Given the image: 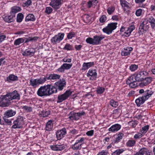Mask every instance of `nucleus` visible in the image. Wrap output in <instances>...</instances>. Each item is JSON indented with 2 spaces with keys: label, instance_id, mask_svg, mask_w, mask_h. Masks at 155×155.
<instances>
[{
  "label": "nucleus",
  "instance_id": "f257e3e1",
  "mask_svg": "<svg viewBox=\"0 0 155 155\" xmlns=\"http://www.w3.org/2000/svg\"><path fill=\"white\" fill-rule=\"evenodd\" d=\"M56 93L57 90L54 87H51V84H48L41 87L38 89L37 94L38 96L42 97L49 96Z\"/></svg>",
  "mask_w": 155,
  "mask_h": 155
},
{
  "label": "nucleus",
  "instance_id": "f03ea898",
  "mask_svg": "<svg viewBox=\"0 0 155 155\" xmlns=\"http://www.w3.org/2000/svg\"><path fill=\"white\" fill-rule=\"evenodd\" d=\"M46 75L43 77H41L36 79H31L30 80V84L34 87H36L39 85L44 83L47 80Z\"/></svg>",
  "mask_w": 155,
  "mask_h": 155
},
{
  "label": "nucleus",
  "instance_id": "7ed1b4c3",
  "mask_svg": "<svg viewBox=\"0 0 155 155\" xmlns=\"http://www.w3.org/2000/svg\"><path fill=\"white\" fill-rule=\"evenodd\" d=\"M24 119L23 117L21 116H18L16 119L13 122V125L12 128L14 129H20L22 127V125L24 124Z\"/></svg>",
  "mask_w": 155,
  "mask_h": 155
},
{
  "label": "nucleus",
  "instance_id": "20e7f679",
  "mask_svg": "<svg viewBox=\"0 0 155 155\" xmlns=\"http://www.w3.org/2000/svg\"><path fill=\"white\" fill-rule=\"evenodd\" d=\"M117 24V22L109 24L107 27L103 29L102 31L104 32L108 35L110 34L116 28Z\"/></svg>",
  "mask_w": 155,
  "mask_h": 155
},
{
  "label": "nucleus",
  "instance_id": "39448f33",
  "mask_svg": "<svg viewBox=\"0 0 155 155\" xmlns=\"http://www.w3.org/2000/svg\"><path fill=\"white\" fill-rule=\"evenodd\" d=\"M139 94L142 95L141 97L146 100L151 97L153 93V92L151 89L147 90L144 91L143 89H141L139 91Z\"/></svg>",
  "mask_w": 155,
  "mask_h": 155
},
{
  "label": "nucleus",
  "instance_id": "423d86ee",
  "mask_svg": "<svg viewBox=\"0 0 155 155\" xmlns=\"http://www.w3.org/2000/svg\"><path fill=\"white\" fill-rule=\"evenodd\" d=\"M72 93V92L71 91L68 90L66 91L64 94L59 95L58 97L57 103H60L66 100Z\"/></svg>",
  "mask_w": 155,
  "mask_h": 155
},
{
  "label": "nucleus",
  "instance_id": "0eeeda50",
  "mask_svg": "<svg viewBox=\"0 0 155 155\" xmlns=\"http://www.w3.org/2000/svg\"><path fill=\"white\" fill-rule=\"evenodd\" d=\"M64 34V33H58L52 37L51 40V42L54 45L59 43L63 39Z\"/></svg>",
  "mask_w": 155,
  "mask_h": 155
},
{
  "label": "nucleus",
  "instance_id": "6e6552de",
  "mask_svg": "<svg viewBox=\"0 0 155 155\" xmlns=\"http://www.w3.org/2000/svg\"><path fill=\"white\" fill-rule=\"evenodd\" d=\"M104 36H99L95 35L94 36V38H88V43L93 45H97L99 44L100 41L104 38Z\"/></svg>",
  "mask_w": 155,
  "mask_h": 155
},
{
  "label": "nucleus",
  "instance_id": "1a4fd4ad",
  "mask_svg": "<svg viewBox=\"0 0 155 155\" xmlns=\"http://www.w3.org/2000/svg\"><path fill=\"white\" fill-rule=\"evenodd\" d=\"M10 101V98L7 94L5 95L2 96L0 97V106L2 107L8 106Z\"/></svg>",
  "mask_w": 155,
  "mask_h": 155
},
{
  "label": "nucleus",
  "instance_id": "9d476101",
  "mask_svg": "<svg viewBox=\"0 0 155 155\" xmlns=\"http://www.w3.org/2000/svg\"><path fill=\"white\" fill-rule=\"evenodd\" d=\"M63 2L62 0H51L50 5L54 9L57 10L60 8Z\"/></svg>",
  "mask_w": 155,
  "mask_h": 155
},
{
  "label": "nucleus",
  "instance_id": "9b49d317",
  "mask_svg": "<svg viewBox=\"0 0 155 155\" xmlns=\"http://www.w3.org/2000/svg\"><path fill=\"white\" fill-rule=\"evenodd\" d=\"M135 80L139 82L143 81L144 77L148 74V73L145 71H140L134 74Z\"/></svg>",
  "mask_w": 155,
  "mask_h": 155
},
{
  "label": "nucleus",
  "instance_id": "f8f14e48",
  "mask_svg": "<svg viewBox=\"0 0 155 155\" xmlns=\"http://www.w3.org/2000/svg\"><path fill=\"white\" fill-rule=\"evenodd\" d=\"M66 85V82L65 81H61V80L56 82L54 84V86L51 87H54L56 89L57 92V89L60 90H62Z\"/></svg>",
  "mask_w": 155,
  "mask_h": 155
},
{
  "label": "nucleus",
  "instance_id": "ddd939ff",
  "mask_svg": "<svg viewBox=\"0 0 155 155\" xmlns=\"http://www.w3.org/2000/svg\"><path fill=\"white\" fill-rule=\"evenodd\" d=\"M147 24L148 23L147 21H145L140 24L138 31L140 34H143V33H145V31L148 30L149 26L148 25H147Z\"/></svg>",
  "mask_w": 155,
  "mask_h": 155
},
{
  "label": "nucleus",
  "instance_id": "4468645a",
  "mask_svg": "<svg viewBox=\"0 0 155 155\" xmlns=\"http://www.w3.org/2000/svg\"><path fill=\"white\" fill-rule=\"evenodd\" d=\"M84 138L82 137L80 140H78L77 142L72 145V149L74 150H80L82 147V146L83 145L82 143L84 140Z\"/></svg>",
  "mask_w": 155,
  "mask_h": 155
},
{
  "label": "nucleus",
  "instance_id": "2eb2a0df",
  "mask_svg": "<svg viewBox=\"0 0 155 155\" xmlns=\"http://www.w3.org/2000/svg\"><path fill=\"white\" fill-rule=\"evenodd\" d=\"M66 134V129L65 128L58 130L56 133L57 138L58 140H61L64 137Z\"/></svg>",
  "mask_w": 155,
  "mask_h": 155
},
{
  "label": "nucleus",
  "instance_id": "dca6fc26",
  "mask_svg": "<svg viewBox=\"0 0 155 155\" xmlns=\"http://www.w3.org/2000/svg\"><path fill=\"white\" fill-rule=\"evenodd\" d=\"M11 101L14 99L19 100L20 98V95L17 91H15L12 93H9L7 94Z\"/></svg>",
  "mask_w": 155,
  "mask_h": 155
},
{
  "label": "nucleus",
  "instance_id": "f3484780",
  "mask_svg": "<svg viewBox=\"0 0 155 155\" xmlns=\"http://www.w3.org/2000/svg\"><path fill=\"white\" fill-rule=\"evenodd\" d=\"M66 145L63 144H62L54 145L50 146L51 148L54 151H61L65 148Z\"/></svg>",
  "mask_w": 155,
  "mask_h": 155
},
{
  "label": "nucleus",
  "instance_id": "a211bd4d",
  "mask_svg": "<svg viewBox=\"0 0 155 155\" xmlns=\"http://www.w3.org/2000/svg\"><path fill=\"white\" fill-rule=\"evenodd\" d=\"M72 64L64 63L61 66L58 68L57 70V71L60 72H63L64 70H68L70 69L72 67Z\"/></svg>",
  "mask_w": 155,
  "mask_h": 155
},
{
  "label": "nucleus",
  "instance_id": "6ab92c4d",
  "mask_svg": "<svg viewBox=\"0 0 155 155\" xmlns=\"http://www.w3.org/2000/svg\"><path fill=\"white\" fill-rule=\"evenodd\" d=\"M151 152L146 148H142L139 151L136 153L137 155H143L144 154L150 155Z\"/></svg>",
  "mask_w": 155,
  "mask_h": 155
},
{
  "label": "nucleus",
  "instance_id": "aec40b11",
  "mask_svg": "<svg viewBox=\"0 0 155 155\" xmlns=\"http://www.w3.org/2000/svg\"><path fill=\"white\" fill-rule=\"evenodd\" d=\"M35 52V50L33 48H31L26 49L23 51L22 54L24 56H32L34 54Z\"/></svg>",
  "mask_w": 155,
  "mask_h": 155
},
{
  "label": "nucleus",
  "instance_id": "412c9836",
  "mask_svg": "<svg viewBox=\"0 0 155 155\" xmlns=\"http://www.w3.org/2000/svg\"><path fill=\"white\" fill-rule=\"evenodd\" d=\"M97 74L96 71L95 70L93 71L91 70H89L88 72V77L91 76L90 79L91 80H95L97 78Z\"/></svg>",
  "mask_w": 155,
  "mask_h": 155
},
{
  "label": "nucleus",
  "instance_id": "4be33fe9",
  "mask_svg": "<svg viewBox=\"0 0 155 155\" xmlns=\"http://www.w3.org/2000/svg\"><path fill=\"white\" fill-rule=\"evenodd\" d=\"M121 128V125L119 124H115L112 125L109 128L108 131L112 132H115L119 130Z\"/></svg>",
  "mask_w": 155,
  "mask_h": 155
},
{
  "label": "nucleus",
  "instance_id": "5701e85b",
  "mask_svg": "<svg viewBox=\"0 0 155 155\" xmlns=\"http://www.w3.org/2000/svg\"><path fill=\"white\" fill-rule=\"evenodd\" d=\"M133 50V48L131 47H126L124 48L121 52V55L125 56L129 55L131 51Z\"/></svg>",
  "mask_w": 155,
  "mask_h": 155
},
{
  "label": "nucleus",
  "instance_id": "b1692460",
  "mask_svg": "<svg viewBox=\"0 0 155 155\" xmlns=\"http://www.w3.org/2000/svg\"><path fill=\"white\" fill-rule=\"evenodd\" d=\"M46 76L48 80H56L60 77L59 75L54 74H46Z\"/></svg>",
  "mask_w": 155,
  "mask_h": 155
},
{
  "label": "nucleus",
  "instance_id": "393cba45",
  "mask_svg": "<svg viewBox=\"0 0 155 155\" xmlns=\"http://www.w3.org/2000/svg\"><path fill=\"white\" fill-rule=\"evenodd\" d=\"M152 80V78L151 77L146 78L143 81L140 83V86H144L149 84Z\"/></svg>",
  "mask_w": 155,
  "mask_h": 155
},
{
  "label": "nucleus",
  "instance_id": "a878e982",
  "mask_svg": "<svg viewBox=\"0 0 155 155\" xmlns=\"http://www.w3.org/2000/svg\"><path fill=\"white\" fill-rule=\"evenodd\" d=\"M15 114V111H14L12 110H9L5 112L4 116L7 117H9L14 116Z\"/></svg>",
  "mask_w": 155,
  "mask_h": 155
},
{
  "label": "nucleus",
  "instance_id": "bb28decb",
  "mask_svg": "<svg viewBox=\"0 0 155 155\" xmlns=\"http://www.w3.org/2000/svg\"><path fill=\"white\" fill-rule=\"evenodd\" d=\"M21 10V8L19 7L14 6L11 8L10 14L12 15L15 17V14L20 12Z\"/></svg>",
  "mask_w": 155,
  "mask_h": 155
},
{
  "label": "nucleus",
  "instance_id": "cd10ccee",
  "mask_svg": "<svg viewBox=\"0 0 155 155\" xmlns=\"http://www.w3.org/2000/svg\"><path fill=\"white\" fill-rule=\"evenodd\" d=\"M15 17L12 14L9 15L5 16L3 18V20L6 22L10 23L14 21Z\"/></svg>",
  "mask_w": 155,
  "mask_h": 155
},
{
  "label": "nucleus",
  "instance_id": "c85d7f7f",
  "mask_svg": "<svg viewBox=\"0 0 155 155\" xmlns=\"http://www.w3.org/2000/svg\"><path fill=\"white\" fill-rule=\"evenodd\" d=\"M135 29V27L134 26L131 25L127 28L126 31L124 32V35L126 37H129L132 31Z\"/></svg>",
  "mask_w": 155,
  "mask_h": 155
},
{
  "label": "nucleus",
  "instance_id": "c756f323",
  "mask_svg": "<svg viewBox=\"0 0 155 155\" xmlns=\"http://www.w3.org/2000/svg\"><path fill=\"white\" fill-rule=\"evenodd\" d=\"M50 114L49 110H43L39 113V115L40 117H48Z\"/></svg>",
  "mask_w": 155,
  "mask_h": 155
},
{
  "label": "nucleus",
  "instance_id": "7c9ffc66",
  "mask_svg": "<svg viewBox=\"0 0 155 155\" xmlns=\"http://www.w3.org/2000/svg\"><path fill=\"white\" fill-rule=\"evenodd\" d=\"M53 127L52 121L51 120H49L47 123L46 124L45 130L48 131H50L51 130Z\"/></svg>",
  "mask_w": 155,
  "mask_h": 155
},
{
  "label": "nucleus",
  "instance_id": "2f4dec72",
  "mask_svg": "<svg viewBox=\"0 0 155 155\" xmlns=\"http://www.w3.org/2000/svg\"><path fill=\"white\" fill-rule=\"evenodd\" d=\"M146 101V100L140 97L136 100L135 103L137 106H140L143 104Z\"/></svg>",
  "mask_w": 155,
  "mask_h": 155
},
{
  "label": "nucleus",
  "instance_id": "473e14b6",
  "mask_svg": "<svg viewBox=\"0 0 155 155\" xmlns=\"http://www.w3.org/2000/svg\"><path fill=\"white\" fill-rule=\"evenodd\" d=\"M25 38H19L16 39L14 42V45L15 46L19 45L20 44L23 43L25 41Z\"/></svg>",
  "mask_w": 155,
  "mask_h": 155
},
{
  "label": "nucleus",
  "instance_id": "72a5a7b5",
  "mask_svg": "<svg viewBox=\"0 0 155 155\" xmlns=\"http://www.w3.org/2000/svg\"><path fill=\"white\" fill-rule=\"evenodd\" d=\"M18 78L17 76L14 75L12 74L7 78V81L9 82H10L12 81H16L18 80Z\"/></svg>",
  "mask_w": 155,
  "mask_h": 155
},
{
  "label": "nucleus",
  "instance_id": "f704fd0d",
  "mask_svg": "<svg viewBox=\"0 0 155 155\" xmlns=\"http://www.w3.org/2000/svg\"><path fill=\"white\" fill-rule=\"evenodd\" d=\"M120 4L123 8L125 9L129 8H130L129 3L124 0H120Z\"/></svg>",
  "mask_w": 155,
  "mask_h": 155
},
{
  "label": "nucleus",
  "instance_id": "c9c22d12",
  "mask_svg": "<svg viewBox=\"0 0 155 155\" xmlns=\"http://www.w3.org/2000/svg\"><path fill=\"white\" fill-rule=\"evenodd\" d=\"M124 136V134L122 133H119L117 136V137L115 139H114L112 143H118L120 140L122 139Z\"/></svg>",
  "mask_w": 155,
  "mask_h": 155
},
{
  "label": "nucleus",
  "instance_id": "e433bc0d",
  "mask_svg": "<svg viewBox=\"0 0 155 155\" xmlns=\"http://www.w3.org/2000/svg\"><path fill=\"white\" fill-rule=\"evenodd\" d=\"M136 141L134 140H128L126 143V145L127 147H133L136 144Z\"/></svg>",
  "mask_w": 155,
  "mask_h": 155
},
{
  "label": "nucleus",
  "instance_id": "4c0bfd02",
  "mask_svg": "<svg viewBox=\"0 0 155 155\" xmlns=\"http://www.w3.org/2000/svg\"><path fill=\"white\" fill-rule=\"evenodd\" d=\"M98 3L97 0H90L88 2V8H90L95 6Z\"/></svg>",
  "mask_w": 155,
  "mask_h": 155
},
{
  "label": "nucleus",
  "instance_id": "58836bf2",
  "mask_svg": "<svg viewBox=\"0 0 155 155\" xmlns=\"http://www.w3.org/2000/svg\"><path fill=\"white\" fill-rule=\"evenodd\" d=\"M35 19L34 16L33 15L29 14L26 17L25 21H33L35 20Z\"/></svg>",
  "mask_w": 155,
  "mask_h": 155
},
{
  "label": "nucleus",
  "instance_id": "ea45409f",
  "mask_svg": "<svg viewBox=\"0 0 155 155\" xmlns=\"http://www.w3.org/2000/svg\"><path fill=\"white\" fill-rule=\"evenodd\" d=\"M39 38L38 37H29L28 38H26V40L25 43H27L30 41H35Z\"/></svg>",
  "mask_w": 155,
  "mask_h": 155
},
{
  "label": "nucleus",
  "instance_id": "a19ab883",
  "mask_svg": "<svg viewBox=\"0 0 155 155\" xmlns=\"http://www.w3.org/2000/svg\"><path fill=\"white\" fill-rule=\"evenodd\" d=\"M24 18V15L21 13H18L17 16L16 21L18 22H21Z\"/></svg>",
  "mask_w": 155,
  "mask_h": 155
},
{
  "label": "nucleus",
  "instance_id": "79ce46f5",
  "mask_svg": "<svg viewBox=\"0 0 155 155\" xmlns=\"http://www.w3.org/2000/svg\"><path fill=\"white\" fill-rule=\"evenodd\" d=\"M135 74L130 76V77L127 80V81L126 83H128L131 82H133L134 81H137L136 80H135Z\"/></svg>",
  "mask_w": 155,
  "mask_h": 155
},
{
  "label": "nucleus",
  "instance_id": "37998d69",
  "mask_svg": "<svg viewBox=\"0 0 155 155\" xmlns=\"http://www.w3.org/2000/svg\"><path fill=\"white\" fill-rule=\"evenodd\" d=\"M124 151V150L123 149H117L112 153V155H120Z\"/></svg>",
  "mask_w": 155,
  "mask_h": 155
},
{
  "label": "nucleus",
  "instance_id": "c03bdc74",
  "mask_svg": "<svg viewBox=\"0 0 155 155\" xmlns=\"http://www.w3.org/2000/svg\"><path fill=\"white\" fill-rule=\"evenodd\" d=\"M149 22L150 23L151 25L153 28L155 26V19L152 16H151L149 18Z\"/></svg>",
  "mask_w": 155,
  "mask_h": 155
},
{
  "label": "nucleus",
  "instance_id": "a18cd8bd",
  "mask_svg": "<svg viewBox=\"0 0 155 155\" xmlns=\"http://www.w3.org/2000/svg\"><path fill=\"white\" fill-rule=\"evenodd\" d=\"M110 104L112 107H116L118 105V102L113 99L110 101Z\"/></svg>",
  "mask_w": 155,
  "mask_h": 155
},
{
  "label": "nucleus",
  "instance_id": "49530a36",
  "mask_svg": "<svg viewBox=\"0 0 155 155\" xmlns=\"http://www.w3.org/2000/svg\"><path fill=\"white\" fill-rule=\"evenodd\" d=\"M142 132L140 131L137 133L134 136V138L135 139H139L143 136V134L142 133Z\"/></svg>",
  "mask_w": 155,
  "mask_h": 155
},
{
  "label": "nucleus",
  "instance_id": "de8ad7c7",
  "mask_svg": "<svg viewBox=\"0 0 155 155\" xmlns=\"http://www.w3.org/2000/svg\"><path fill=\"white\" fill-rule=\"evenodd\" d=\"M137 81H134L128 83L127 84L129 85V87L131 88H134L137 87L138 86Z\"/></svg>",
  "mask_w": 155,
  "mask_h": 155
},
{
  "label": "nucleus",
  "instance_id": "09e8293b",
  "mask_svg": "<svg viewBox=\"0 0 155 155\" xmlns=\"http://www.w3.org/2000/svg\"><path fill=\"white\" fill-rule=\"evenodd\" d=\"M63 49L67 50H71L73 49V47L69 44L67 43L64 47Z\"/></svg>",
  "mask_w": 155,
  "mask_h": 155
},
{
  "label": "nucleus",
  "instance_id": "8fccbe9b",
  "mask_svg": "<svg viewBox=\"0 0 155 155\" xmlns=\"http://www.w3.org/2000/svg\"><path fill=\"white\" fill-rule=\"evenodd\" d=\"M8 117H5L4 116L3 117V119L4 120L5 122L6 125H11L12 124V121L10 119H7Z\"/></svg>",
  "mask_w": 155,
  "mask_h": 155
},
{
  "label": "nucleus",
  "instance_id": "3c124183",
  "mask_svg": "<svg viewBox=\"0 0 155 155\" xmlns=\"http://www.w3.org/2000/svg\"><path fill=\"white\" fill-rule=\"evenodd\" d=\"M104 90L105 88L104 87H99L97 90V92L98 94H101L104 92Z\"/></svg>",
  "mask_w": 155,
  "mask_h": 155
},
{
  "label": "nucleus",
  "instance_id": "603ef678",
  "mask_svg": "<svg viewBox=\"0 0 155 155\" xmlns=\"http://www.w3.org/2000/svg\"><path fill=\"white\" fill-rule=\"evenodd\" d=\"M129 125L133 127H135L137 124V121H131L128 122Z\"/></svg>",
  "mask_w": 155,
  "mask_h": 155
},
{
  "label": "nucleus",
  "instance_id": "864d4df0",
  "mask_svg": "<svg viewBox=\"0 0 155 155\" xmlns=\"http://www.w3.org/2000/svg\"><path fill=\"white\" fill-rule=\"evenodd\" d=\"M149 128V126L148 125L145 126L143 127L142 129H141L140 130V131L142 132V133L144 135V134L148 130Z\"/></svg>",
  "mask_w": 155,
  "mask_h": 155
},
{
  "label": "nucleus",
  "instance_id": "5fc2aeb1",
  "mask_svg": "<svg viewBox=\"0 0 155 155\" xmlns=\"http://www.w3.org/2000/svg\"><path fill=\"white\" fill-rule=\"evenodd\" d=\"M138 68V65L135 64H131L129 67L130 70L132 71H134Z\"/></svg>",
  "mask_w": 155,
  "mask_h": 155
},
{
  "label": "nucleus",
  "instance_id": "6e6d98bb",
  "mask_svg": "<svg viewBox=\"0 0 155 155\" xmlns=\"http://www.w3.org/2000/svg\"><path fill=\"white\" fill-rule=\"evenodd\" d=\"M69 118L71 120H77L79 119L76 113H75L72 116L69 117Z\"/></svg>",
  "mask_w": 155,
  "mask_h": 155
},
{
  "label": "nucleus",
  "instance_id": "4d7b16f0",
  "mask_svg": "<svg viewBox=\"0 0 155 155\" xmlns=\"http://www.w3.org/2000/svg\"><path fill=\"white\" fill-rule=\"evenodd\" d=\"M22 108L27 112H30L32 110V109L31 107L26 106H24Z\"/></svg>",
  "mask_w": 155,
  "mask_h": 155
},
{
  "label": "nucleus",
  "instance_id": "13d9d810",
  "mask_svg": "<svg viewBox=\"0 0 155 155\" xmlns=\"http://www.w3.org/2000/svg\"><path fill=\"white\" fill-rule=\"evenodd\" d=\"M53 11L52 8L50 7H47L46 8L45 12L48 14H50Z\"/></svg>",
  "mask_w": 155,
  "mask_h": 155
},
{
  "label": "nucleus",
  "instance_id": "bf43d9fd",
  "mask_svg": "<svg viewBox=\"0 0 155 155\" xmlns=\"http://www.w3.org/2000/svg\"><path fill=\"white\" fill-rule=\"evenodd\" d=\"M115 10L114 8V7H110L108 8L107 9V12L108 14L110 15L112 14Z\"/></svg>",
  "mask_w": 155,
  "mask_h": 155
},
{
  "label": "nucleus",
  "instance_id": "052dcab7",
  "mask_svg": "<svg viewBox=\"0 0 155 155\" xmlns=\"http://www.w3.org/2000/svg\"><path fill=\"white\" fill-rule=\"evenodd\" d=\"M74 32H71L68 33L67 35V38L68 39H71L73 37H74Z\"/></svg>",
  "mask_w": 155,
  "mask_h": 155
},
{
  "label": "nucleus",
  "instance_id": "680f3d73",
  "mask_svg": "<svg viewBox=\"0 0 155 155\" xmlns=\"http://www.w3.org/2000/svg\"><path fill=\"white\" fill-rule=\"evenodd\" d=\"M107 20L106 17L104 15H102L100 19V21L101 23H104Z\"/></svg>",
  "mask_w": 155,
  "mask_h": 155
},
{
  "label": "nucleus",
  "instance_id": "e2e57ef3",
  "mask_svg": "<svg viewBox=\"0 0 155 155\" xmlns=\"http://www.w3.org/2000/svg\"><path fill=\"white\" fill-rule=\"evenodd\" d=\"M120 109L118 107L117 109L114 110L113 111V114L118 115L120 113Z\"/></svg>",
  "mask_w": 155,
  "mask_h": 155
},
{
  "label": "nucleus",
  "instance_id": "0e129e2a",
  "mask_svg": "<svg viewBox=\"0 0 155 155\" xmlns=\"http://www.w3.org/2000/svg\"><path fill=\"white\" fill-rule=\"evenodd\" d=\"M76 114L79 118L81 116L84 115L85 114V112L83 110L78 113H76Z\"/></svg>",
  "mask_w": 155,
  "mask_h": 155
},
{
  "label": "nucleus",
  "instance_id": "69168bd1",
  "mask_svg": "<svg viewBox=\"0 0 155 155\" xmlns=\"http://www.w3.org/2000/svg\"><path fill=\"white\" fill-rule=\"evenodd\" d=\"M76 114L79 118L81 116L84 115L85 114V112L83 110L78 113H76Z\"/></svg>",
  "mask_w": 155,
  "mask_h": 155
},
{
  "label": "nucleus",
  "instance_id": "338daca9",
  "mask_svg": "<svg viewBox=\"0 0 155 155\" xmlns=\"http://www.w3.org/2000/svg\"><path fill=\"white\" fill-rule=\"evenodd\" d=\"M142 10L141 9H139L137 10L135 12V14L137 16H140L141 14Z\"/></svg>",
  "mask_w": 155,
  "mask_h": 155
},
{
  "label": "nucleus",
  "instance_id": "774afa93",
  "mask_svg": "<svg viewBox=\"0 0 155 155\" xmlns=\"http://www.w3.org/2000/svg\"><path fill=\"white\" fill-rule=\"evenodd\" d=\"M6 38V36L5 35H1L0 34V43L5 40Z\"/></svg>",
  "mask_w": 155,
  "mask_h": 155
}]
</instances>
